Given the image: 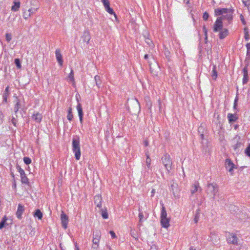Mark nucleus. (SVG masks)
I'll list each match as a JSON object with an SVG mask.
<instances>
[{"label":"nucleus","instance_id":"nucleus-29","mask_svg":"<svg viewBox=\"0 0 250 250\" xmlns=\"http://www.w3.org/2000/svg\"><path fill=\"white\" fill-rule=\"evenodd\" d=\"M34 216L35 217H37L38 219L41 220L42 218V213L40 209H37L34 212Z\"/></svg>","mask_w":250,"mask_h":250},{"label":"nucleus","instance_id":"nucleus-48","mask_svg":"<svg viewBox=\"0 0 250 250\" xmlns=\"http://www.w3.org/2000/svg\"><path fill=\"white\" fill-rule=\"evenodd\" d=\"M30 16V14H29V13L28 11H24L23 13V17L25 20H27L28 18Z\"/></svg>","mask_w":250,"mask_h":250},{"label":"nucleus","instance_id":"nucleus-4","mask_svg":"<svg viewBox=\"0 0 250 250\" xmlns=\"http://www.w3.org/2000/svg\"><path fill=\"white\" fill-rule=\"evenodd\" d=\"M218 191V187L216 183H209L207 185L206 192L208 195L212 196V198L214 199L215 195Z\"/></svg>","mask_w":250,"mask_h":250},{"label":"nucleus","instance_id":"nucleus-59","mask_svg":"<svg viewBox=\"0 0 250 250\" xmlns=\"http://www.w3.org/2000/svg\"><path fill=\"white\" fill-rule=\"evenodd\" d=\"M135 102V104L136 105L137 107H138L139 109L140 108V104H139V102L138 101V100L137 99H135L134 100V101Z\"/></svg>","mask_w":250,"mask_h":250},{"label":"nucleus","instance_id":"nucleus-60","mask_svg":"<svg viewBox=\"0 0 250 250\" xmlns=\"http://www.w3.org/2000/svg\"><path fill=\"white\" fill-rule=\"evenodd\" d=\"M3 117V113L1 111H0V124L2 123V119Z\"/></svg>","mask_w":250,"mask_h":250},{"label":"nucleus","instance_id":"nucleus-56","mask_svg":"<svg viewBox=\"0 0 250 250\" xmlns=\"http://www.w3.org/2000/svg\"><path fill=\"white\" fill-rule=\"evenodd\" d=\"M240 20H241V22L243 25L246 24V21H245V20L244 19V16L242 14L240 15Z\"/></svg>","mask_w":250,"mask_h":250},{"label":"nucleus","instance_id":"nucleus-40","mask_svg":"<svg viewBox=\"0 0 250 250\" xmlns=\"http://www.w3.org/2000/svg\"><path fill=\"white\" fill-rule=\"evenodd\" d=\"M105 9L109 14L114 15L115 17L116 16L114 10L112 8H110V6L105 8Z\"/></svg>","mask_w":250,"mask_h":250},{"label":"nucleus","instance_id":"nucleus-53","mask_svg":"<svg viewBox=\"0 0 250 250\" xmlns=\"http://www.w3.org/2000/svg\"><path fill=\"white\" fill-rule=\"evenodd\" d=\"M38 8H30L28 10V12L30 14V15L36 13Z\"/></svg>","mask_w":250,"mask_h":250},{"label":"nucleus","instance_id":"nucleus-1","mask_svg":"<svg viewBox=\"0 0 250 250\" xmlns=\"http://www.w3.org/2000/svg\"><path fill=\"white\" fill-rule=\"evenodd\" d=\"M234 12V10L233 8H219L215 9L214 10L215 16H221L218 18H221L222 21L227 20L228 24H230L232 21Z\"/></svg>","mask_w":250,"mask_h":250},{"label":"nucleus","instance_id":"nucleus-39","mask_svg":"<svg viewBox=\"0 0 250 250\" xmlns=\"http://www.w3.org/2000/svg\"><path fill=\"white\" fill-rule=\"evenodd\" d=\"M68 79L71 82H74V71L72 69H71L70 73L68 76Z\"/></svg>","mask_w":250,"mask_h":250},{"label":"nucleus","instance_id":"nucleus-62","mask_svg":"<svg viewBox=\"0 0 250 250\" xmlns=\"http://www.w3.org/2000/svg\"><path fill=\"white\" fill-rule=\"evenodd\" d=\"M246 47L247 48V51H250V43H248L246 44Z\"/></svg>","mask_w":250,"mask_h":250},{"label":"nucleus","instance_id":"nucleus-16","mask_svg":"<svg viewBox=\"0 0 250 250\" xmlns=\"http://www.w3.org/2000/svg\"><path fill=\"white\" fill-rule=\"evenodd\" d=\"M227 118L229 124H232L238 119V115L237 114L228 113Z\"/></svg>","mask_w":250,"mask_h":250},{"label":"nucleus","instance_id":"nucleus-43","mask_svg":"<svg viewBox=\"0 0 250 250\" xmlns=\"http://www.w3.org/2000/svg\"><path fill=\"white\" fill-rule=\"evenodd\" d=\"M250 61V51H247V54H246V58L245 62H247V64H249Z\"/></svg>","mask_w":250,"mask_h":250},{"label":"nucleus","instance_id":"nucleus-15","mask_svg":"<svg viewBox=\"0 0 250 250\" xmlns=\"http://www.w3.org/2000/svg\"><path fill=\"white\" fill-rule=\"evenodd\" d=\"M24 211V207L21 204H19L17 210L16 211V216L19 219L22 218V214Z\"/></svg>","mask_w":250,"mask_h":250},{"label":"nucleus","instance_id":"nucleus-23","mask_svg":"<svg viewBox=\"0 0 250 250\" xmlns=\"http://www.w3.org/2000/svg\"><path fill=\"white\" fill-rule=\"evenodd\" d=\"M169 218H165L161 219V226L165 228H167L169 226Z\"/></svg>","mask_w":250,"mask_h":250},{"label":"nucleus","instance_id":"nucleus-11","mask_svg":"<svg viewBox=\"0 0 250 250\" xmlns=\"http://www.w3.org/2000/svg\"><path fill=\"white\" fill-rule=\"evenodd\" d=\"M205 132H206V130L205 129V125L203 124H201L198 127V132L199 134L200 138L202 141V144H203V141L204 139V134Z\"/></svg>","mask_w":250,"mask_h":250},{"label":"nucleus","instance_id":"nucleus-55","mask_svg":"<svg viewBox=\"0 0 250 250\" xmlns=\"http://www.w3.org/2000/svg\"><path fill=\"white\" fill-rule=\"evenodd\" d=\"M199 219V213H196L195 215L194 218V221L195 223H197L198 222Z\"/></svg>","mask_w":250,"mask_h":250},{"label":"nucleus","instance_id":"nucleus-32","mask_svg":"<svg viewBox=\"0 0 250 250\" xmlns=\"http://www.w3.org/2000/svg\"><path fill=\"white\" fill-rule=\"evenodd\" d=\"M216 65H214L213 66V69H212V74H211V76H212V79L214 80H216L217 77V71L216 70Z\"/></svg>","mask_w":250,"mask_h":250},{"label":"nucleus","instance_id":"nucleus-2","mask_svg":"<svg viewBox=\"0 0 250 250\" xmlns=\"http://www.w3.org/2000/svg\"><path fill=\"white\" fill-rule=\"evenodd\" d=\"M72 144V150L75 153V158L77 160H79L81 155L79 138L77 136L73 137Z\"/></svg>","mask_w":250,"mask_h":250},{"label":"nucleus","instance_id":"nucleus-35","mask_svg":"<svg viewBox=\"0 0 250 250\" xmlns=\"http://www.w3.org/2000/svg\"><path fill=\"white\" fill-rule=\"evenodd\" d=\"M238 95V93H237L236 97H235L234 101V104H233V109L235 110H237V104H238V100H239Z\"/></svg>","mask_w":250,"mask_h":250},{"label":"nucleus","instance_id":"nucleus-20","mask_svg":"<svg viewBox=\"0 0 250 250\" xmlns=\"http://www.w3.org/2000/svg\"><path fill=\"white\" fill-rule=\"evenodd\" d=\"M82 39L84 42H86V44L89 43L90 40V33L88 31H84L83 36H82Z\"/></svg>","mask_w":250,"mask_h":250},{"label":"nucleus","instance_id":"nucleus-31","mask_svg":"<svg viewBox=\"0 0 250 250\" xmlns=\"http://www.w3.org/2000/svg\"><path fill=\"white\" fill-rule=\"evenodd\" d=\"M161 219L167 218V213L165 207L163 206L161 209Z\"/></svg>","mask_w":250,"mask_h":250},{"label":"nucleus","instance_id":"nucleus-44","mask_svg":"<svg viewBox=\"0 0 250 250\" xmlns=\"http://www.w3.org/2000/svg\"><path fill=\"white\" fill-rule=\"evenodd\" d=\"M164 54L166 56V57L167 59V60L170 59V52L167 48H166L164 50Z\"/></svg>","mask_w":250,"mask_h":250},{"label":"nucleus","instance_id":"nucleus-37","mask_svg":"<svg viewBox=\"0 0 250 250\" xmlns=\"http://www.w3.org/2000/svg\"><path fill=\"white\" fill-rule=\"evenodd\" d=\"M244 34H245V35H244L245 39L246 41H248L250 39V36L249 34L248 28L247 27H245L244 29Z\"/></svg>","mask_w":250,"mask_h":250},{"label":"nucleus","instance_id":"nucleus-21","mask_svg":"<svg viewBox=\"0 0 250 250\" xmlns=\"http://www.w3.org/2000/svg\"><path fill=\"white\" fill-rule=\"evenodd\" d=\"M42 118V115L38 112L34 113L32 115L33 119L38 123H41Z\"/></svg>","mask_w":250,"mask_h":250},{"label":"nucleus","instance_id":"nucleus-33","mask_svg":"<svg viewBox=\"0 0 250 250\" xmlns=\"http://www.w3.org/2000/svg\"><path fill=\"white\" fill-rule=\"evenodd\" d=\"M95 81L97 86L99 88L101 84V80L100 77L98 75H96L94 77Z\"/></svg>","mask_w":250,"mask_h":250},{"label":"nucleus","instance_id":"nucleus-5","mask_svg":"<svg viewBox=\"0 0 250 250\" xmlns=\"http://www.w3.org/2000/svg\"><path fill=\"white\" fill-rule=\"evenodd\" d=\"M226 237L228 244L234 245H238V238L236 234L227 232L226 233Z\"/></svg>","mask_w":250,"mask_h":250},{"label":"nucleus","instance_id":"nucleus-57","mask_svg":"<svg viewBox=\"0 0 250 250\" xmlns=\"http://www.w3.org/2000/svg\"><path fill=\"white\" fill-rule=\"evenodd\" d=\"M243 4L245 6H247L250 4L249 0H242Z\"/></svg>","mask_w":250,"mask_h":250},{"label":"nucleus","instance_id":"nucleus-36","mask_svg":"<svg viewBox=\"0 0 250 250\" xmlns=\"http://www.w3.org/2000/svg\"><path fill=\"white\" fill-rule=\"evenodd\" d=\"M101 211V215H102V217L104 219H107L108 217V214L107 212V210L106 209H104L102 208Z\"/></svg>","mask_w":250,"mask_h":250},{"label":"nucleus","instance_id":"nucleus-34","mask_svg":"<svg viewBox=\"0 0 250 250\" xmlns=\"http://www.w3.org/2000/svg\"><path fill=\"white\" fill-rule=\"evenodd\" d=\"M7 220V218L6 216H4L2 218V220L0 222V229L5 227L6 225V222Z\"/></svg>","mask_w":250,"mask_h":250},{"label":"nucleus","instance_id":"nucleus-51","mask_svg":"<svg viewBox=\"0 0 250 250\" xmlns=\"http://www.w3.org/2000/svg\"><path fill=\"white\" fill-rule=\"evenodd\" d=\"M5 39L8 42H9L12 39V36L11 34L6 33L5 34Z\"/></svg>","mask_w":250,"mask_h":250},{"label":"nucleus","instance_id":"nucleus-25","mask_svg":"<svg viewBox=\"0 0 250 250\" xmlns=\"http://www.w3.org/2000/svg\"><path fill=\"white\" fill-rule=\"evenodd\" d=\"M146 167H145V169L146 170H148L150 168V165H151V159L149 157V154H148V151H147L146 152Z\"/></svg>","mask_w":250,"mask_h":250},{"label":"nucleus","instance_id":"nucleus-50","mask_svg":"<svg viewBox=\"0 0 250 250\" xmlns=\"http://www.w3.org/2000/svg\"><path fill=\"white\" fill-rule=\"evenodd\" d=\"M241 145V143L240 142H237L236 144L233 146V149L235 151H236L237 149L239 148Z\"/></svg>","mask_w":250,"mask_h":250},{"label":"nucleus","instance_id":"nucleus-58","mask_svg":"<svg viewBox=\"0 0 250 250\" xmlns=\"http://www.w3.org/2000/svg\"><path fill=\"white\" fill-rule=\"evenodd\" d=\"M109 233L111 234V237L113 238H114L116 237V234L115 233V232L111 230V231H110Z\"/></svg>","mask_w":250,"mask_h":250},{"label":"nucleus","instance_id":"nucleus-45","mask_svg":"<svg viewBox=\"0 0 250 250\" xmlns=\"http://www.w3.org/2000/svg\"><path fill=\"white\" fill-rule=\"evenodd\" d=\"M23 161L25 164L29 165L31 163V159L29 157H24Z\"/></svg>","mask_w":250,"mask_h":250},{"label":"nucleus","instance_id":"nucleus-14","mask_svg":"<svg viewBox=\"0 0 250 250\" xmlns=\"http://www.w3.org/2000/svg\"><path fill=\"white\" fill-rule=\"evenodd\" d=\"M202 189L200 187L199 183H195L191 187L190 192L192 195H193L195 192L199 191L201 192Z\"/></svg>","mask_w":250,"mask_h":250},{"label":"nucleus","instance_id":"nucleus-9","mask_svg":"<svg viewBox=\"0 0 250 250\" xmlns=\"http://www.w3.org/2000/svg\"><path fill=\"white\" fill-rule=\"evenodd\" d=\"M170 190L173 193V194L174 197H177L178 196V194L179 192L180 189L178 188V185L177 183H174V182L171 184Z\"/></svg>","mask_w":250,"mask_h":250},{"label":"nucleus","instance_id":"nucleus-52","mask_svg":"<svg viewBox=\"0 0 250 250\" xmlns=\"http://www.w3.org/2000/svg\"><path fill=\"white\" fill-rule=\"evenodd\" d=\"M11 122L12 124L15 126H17V120L16 119V118L15 117H12V119H11Z\"/></svg>","mask_w":250,"mask_h":250},{"label":"nucleus","instance_id":"nucleus-8","mask_svg":"<svg viewBox=\"0 0 250 250\" xmlns=\"http://www.w3.org/2000/svg\"><path fill=\"white\" fill-rule=\"evenodd\" d=\"M225 166L226 168L229 170V172L231 173V174H232V172L233 171V169L234 168H236V167H235V165L233 163L232 161H231L229 159H227L226 160Z\"/></svg>","mask_w":250,"mask_h":250},{"label":"nucleus","instance_id":"nucleus-61","mask_svg":"<svg viewBox=\"0 0 250 250\" xmlns=\"http://www.w3.org/2000/svg\"><path fill=\"white\" fill-rule=\"evenodd\" d=\"M184 2L185 3L188 7H189V0H184Z\"/></svg>","mask_w":250,"mask_h":250},{"label":"nucleus","instance_id":"nucleus-49","mask_svg":"<svg viewBox=\"0 0 250 250\" xmlns=\"http://www.w3.org/2000/svg\"><path fill=\"white\" fill-rule=\"evenodd\" d=\"M245 153L247 156L250 157V145H249L246 149Z\"/></svg>","mask_w":250,"mask_h":250},{"label":"nucleus","instance_id":"nucleus-12","mask_svg":"<svg viewBox=\"0 0 250 250\" xmlns=\"http://www.w3.org/2000/svg\"><path fill=\"white\" fill-rule=\"evenodd\" d=\"M248 66H249V64H247L243 69V84L247 83L249 80V75H248Z\"/></svg>","mask_w":250,"mask_h":250},{"label":"nucleus","instance_id":"nucleus-42","mask_svg":"<svg viewBox=\"0 0 250 250\" xmlns=\"http://www.w3.org/2000/svg\"><path fill=\"white\" fill-rule=\"evenodd\" d=\"M203 30L205 36V40L206 41V42H207L208 41V30L205 25H204L203 26Z\"/></svg>","mask_w":250,"mask_h":250},{"label":"nucleus","instance_id":"nucleus-18","mask_svg":"<svg viewBox=\"0 0 250 250\" xmlns=\"http://www.w3.org/2000/svg\"><path fill=\"white\" fill-rule=\"evenodd\" d=\"M77 109L78 110V115L80 119V121L81 123V124H83V108L82 107V105L81 104L78 103V104L77 105Z\"/></svg>","mask_w":250,"mask_h":250},{"label":"nucleus","instance_id":"nucleus-3","mask_svg":"<svg viewBox=\"0 0 250 250\" xmlns=\"http://www.w3.org/2000/svg\"><path fill=\"white\" fill-rule=\"evenodd\" d=\"M161 161L166 169L168 172H169L171 169V166L172 165V161L169 154L167 153L165 154L161 158Z\"/></svg>","mask_w":250,"mask_h":250},{"label":"nucleus","instance_id":"nucleus-54","mask_svg":"<svg viewBox=\"0 0 250 250\" xmlns=\"http://www.w3.org/2000/svg\"><path fill=\"white\" fill-rule=\"evenodd\" d=\"M208 17H209V14L207 12H205L203 14V20L205 21H207V20H208Z\"/></svg>","mask_w":250,"mask_h":250},{"label":"nucleus","instance_id":"nucleus-46","mask_svg":"<svg viewBox=\"0 0 250 250\" xmlns=\"http://www.w3.org/2000/svg\"><path fill=\"white\" fill-rule=\"evenodd\" d=\"M101 1L104 4V8L110 6V3L108 0H101Z\"/></svg>","mask_w":250,"mask_h":250},{"label":"nucleus","instance_id":"nucleus-41","mask_svg":"<svg viewBox=\"0 0 250 250\" xmlns=\"http://www.w3.org/2000/svg\"><path fill=\"white\" fill-rule=\"evenodd\" d=\"M14 62L18 68H21V61L19 59H15Z\"/></svg>","mask_w":250,"mask_h":250},{"label":"nucleus","instance_id":"nucleus-26","mask_svg":"<svg viewBox=\"0 0 250 250\" xmlns=\"http://www.w3.org/2000/svg\"><path fill=\"white\" fill-rule=\"evenodd\" d=\"M13 4H14L11 7V10L14 12L18 11L21 5L20 1H14Z\"/></svg>","mask_w":250,"mask_h":250},{"label":"nucleus","instance_id":"nucleus-30","mask_svg":"<svg viewBox=\"0 0 250 250\" xmlns=\"http://www.w3.org/2000/svg\"><path fill=\"white\" fill-rule=\"evenodd\" d=\"M73 115L72 113V109L71 107H69L68 109V113L67 115V119L69 121H71L73 119Z\"/></svg>","mask_w":250,"mask_h":250},{"label":"nucleus","instance_id":"nucleus-22","mask_svg":"<svg viewBox=\"0 0 250 250\" xmlns=\"http://www.w3.org/2000/svg\"><path fill=\"white\" fill-rule=\"evenodd\" d=\"M10 95L9 86H7L2 95L3 102L6 103L7 102V98Z\"/></svg>","mask_w":250,"mask_h":250},{"label":"nucleus","instance_id":"nucleus-6","mask_svg":"<svg viewBox=\"0 0 250 250\" xmlns=\"http://www.w3.org/2000/svg\"><path fill=\"white\" fill-rule=\"evenodd\" d=\"M101 236V233L99 230H96L93 233V240L92 242L93 246L92 248L94 249H97L99 246V242Z\"/></svg>","mask_w":250,"mask_h":250},{"label":"nucleus","instance_id":"nucleus-38","mask_svg":"<svg viewBox=\"0 0 250 250\" xmlns=\"http://www.w3.org/2000/svg\"><path fill=\"white\" fill-rule=\"evenodd\" d=\"M145 42L147 43V44L151 48L153 47L154 45L152 41L150 39H149L148 38H146L145 36Z\"/></svg>","mask_w":250,"mask_h":250},{"label":"nucleus","instance_id":"nucleus-13","mask_svg":"<svg viewBox=\"0 0 250 250\" xmlns=\"http://www.w3.org/2000/svg\"><path fill=\"white\" fill-rule=\"evenodd\" d=\"M14 102L15 103V104L14 107V111L16 114V116L17 117V113L19 110L21 108L22 106L20 100L18 98V97H16Z\"/></svg>","mask_w":250,"mask_h":250},{"label":"nucleus","instance_id":"nucleus-63","mask_svg":"<svg viewBox=\"0 0 250 250\" xmlns=\"http://www.w3.org/2000/svg\"><path fill=\"white\" fill-rule=\"evenodd\" d=\"M144 143V145H145V146H148L149 142H148V140H145Z\"/></svg>","mask_w":250,"mask_h":250},{"label":"nucleus","instance_id":"nucleus-28","mask_svg":"<svg viewBox=\"0 0 250 250\" xmlns=\"http://www.w3.org/2000/svg\"><path fill=\"white\" fill-rule=\"evenodd\" d=\"M21 182L22 184H26L28 185H29L28 179L27 177V176H26V174L25 173L23 175L22 174L21 175Z\"/></svg>","mask_w":250,"mask_h":250},{"label":"nucleus","instance_id":"nucleus-7","mask_svg":"<svg viewBox=\"0 0 250 250\" xmlns=\"http://www.w3.org/2000/svg\"><path fill=\"white\" fill-rule=\"evenodd\" d=\"M223 28V21L221 20V18H217L213 27V31L214 32H217Z\"/></svg>","mask_w":250,"mask_h":250},{"label":"nucleus","instance_id":"nucleus-19","mask_svg":"<svg viewBox=\"0 0 250 250\" xmlns=\"http://www.w3.org/2000/svg\"><path fill=\"white\" fill-rule=\"evenodd\" d=\"M102 198L101 195H97L94 197V201L95 204L96 205L97 207L99 208L102 207Z\"/></svg>","mask_w":250,"mask_h":250},{"label":"nucleus","instance_id":"nucleus-27","mask_svg":"<svg viewBox=\"0 0 250 250\" xmlns=\"http://www.w3.org/2000/svg\"><path fill=\"white\" fill-rule=\"evenodd\" d=\"M139 226L141 227L142 226V223L144 221V220L147 217H146L145 218L144 215L143 214V212L140 210V209H139Z\"/></svg>","mask_w":250,"mask_h":250},{"label":"nucleus","instance_id":"nucleus-64","mask_svg":"<svg viewBox=\"0 0 250 250\" xmlns=\"http://www.w3.org/2000/svg\"><path fill=\"white\" fill-rule=\"evenodd\" d=\"M155 193V189H152V190H151V196H153L154 194Z\"/></svg>","mask_w":250,"mask_h":250},{"label":"nucleus","instance_id":"nucleus-24","mask_svg":"<svg viewBox=\"0 0 250 250\" xmlns=\"http://www.w3.org/2000/svg\"><path fill=\"white\" fill-rule=\"evenodd\" d=\"M219 38L220 39H223L226 38L229 34V31L226 28H224L219 31Z\"/></svg>","mask_w":250,"mask_h":250},{"label":"nucleus","instance_id":"nucleus-10","mask_svg":"<svg viewBox=\"0 0 250 250\" xmlns=\"http://www.w3.org/2000/svg\"><path fill=\"white\" fill-rule=\"evenodd\" d=\"M61 219L62 227L64 229H66L67 227V224L68 222V217L63 211H62L61 214Z\"/></svg>","mask_w":250,"mask_h":250},{"label":"nucleus","instance_id":"nucleus-17","mask_svg":"<svg viewBox=\"0 0 250 250\" xmlns=\"http://www.w3.org/2000/svg\"><path fill=\"white\" fill-rule=\"evenodd\" d=\"M55 54H56V59H57V62H58L59 65L60 66H62L63 64V61L62 55L61 53V51L59 49H57L56 50Z\"/></svg>","mask_w":250,"mask_h":250},{"label":"nucleus","instance_id":"nucleus-47","mask_svg":"<svg viewBox=\"0 0 250 250\" xmlns=\"http://www.w3.org/2000/svg\"><path fill=\"white\" fill-rule=\"evenodd\" d=\"M16 168L18 171L20 172L21 175L22 174L23 175L25 173L24 170L22 169L19 165H17L16 166Z\"/></svg>","mask_w":250,"mask_h":250}]
</instances>
